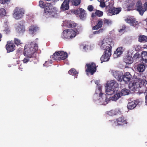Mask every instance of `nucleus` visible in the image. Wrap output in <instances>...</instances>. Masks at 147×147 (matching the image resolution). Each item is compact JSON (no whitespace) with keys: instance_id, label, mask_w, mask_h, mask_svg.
<instances>
[{"instance_id":"nucleus-1","label":"nucleus","mask_w":147,"mask_h":147,"mask_svg":"<svg viewBox=\"0 0 147 147\" xmlns=\"http://www.w3.org/2000/svg\"><path fill=\"white\" fill-rule=\"evenodd\" d=\"M38 49L37 44L32 42L29 44L26 45L24 48L23 52L24 55L26 57L23 61L24 63L29 61H32L36 57V53Z\"/></svg>"},{"instance_id":"nucleus-2","label":"nucleus","mask_w":147,"mask_h":147,"mask_svg":"<svg viewBox=\"0 0 147 147\" xmlns=\"http://www.w3.org/2000/svg\"><path fill=\"white\" fill-rule=\"evenodd\" d=\"M147 84V81L145 79H141L137 76H133L132 78V82L129 83L128 87L131 90L135 91L137 88L144 86Z\"/></svg>"},{"instance_id":"nucleus-3","label":"nucleus","mask_w":147,"mask_h":147,"mask_svg":"<svg viewBox=\"0 0 147 147\" xmlns=\"http://www.w3.org/2000/svg\"><path fill=\"white\" fill-rule=\"evenodd\" d=\"M99 45L101 49L109 52H111L112 47L114 45L112 39L109 38H104L99 42Z\"/></svg>"},{"instance_id":"nucleus-4","label":"nucleus","mask_w":147,"mask_h":147,"mask_svg":"<svg viewBox=\"0 0 147 147\" xmlns=\"http://www.w3.org/2000/svg\"><path fill=\"white\" fill-rule=\"evenodd\" d=\"M106 88V93L108 95H112L118 90L119 84L114 80H111L107 82Z\"/></svg>"},{"instance_id":"nucleus-5","label":"nucleus","mask_w":147,"mask_h":147,"mask_svg":"<svg viewBox=\"0 0 147 147\" xmlns=\"http://www.w3.org/2000/svg\"><path fill=\"white\" fill-rule=\"evenodd\" d=\"M76 31L71 29H65L62 33V37L64 38L71 39L76 36L78 32H79L77 30Z\"/></svg>"},{"instance_id":"nucleus-6","label":"nucleus","mask_w":147,"mask_h":147,"mask_svg":"<svg viewBox=\"0 0 147 147\" xmlns=\"http://www.w3.org/2000/svg\"><path fill=\"white\" fill-rule=\"evenodd\" d=\"M96 64L94 62L86 63L85 65V68H86L85 71L87 74L93 75L96 72Z\"/></svg>"},{"instance_id":"nucleus-7","label":"nucleus","mask_w":147,"mask_h":147,"mask_svg":"<svg viewBox=\"0 0 147 147\" xmlns=\"http://www.w3.org/2000/svg\"><path fill=\"white\" fill-rule=\"evenodd\" d=\"M24 14V11L23 9L16 7L14 10L13 15L15 19L18 20L22 18Z\"/></svg>"},{"instance_id":"nucleus-8","label":"nucleus","mask_w":147,"mask_h":147,"mask_svg":"<svg viewBox=\"0 0 147 147\" xmlns=\"http://www.w3.org/2000/svg\"><path fill=\"white\" fill-rule=\"evenodd\" d=\"M107 8L108 12L112 15L119 13L121 11V7L115 8L113 7L112 5L111 7L109 5H108Z\"/></svg>"},{"instance_id":"nucleus-9","label":"nucleus","mask_w":147,"mask_h":147,"mask_svg":"<svg viewBox=\"0 0 147 147\" xmlns=\"http://www.w3.org/2000/svg\"><path fill=\"white\" fill-rule=\"evenodd\" d=\"M136 10L138 12L140 15L142 16L146 11V9L143 7L142 4L140 1H138L136 6Z\"/></svg>"},{"instance_id":"nucleus-10","label":"nucleus","mask_w":147,"mask_h":147,"mask_svg":"<svg viewBox=\"0 0 147 147\" xmlns=\"http://www.w3.org/2000/svg\"><path fill=\"white\" fill-rule=\"evenodd\" d=\"M15 46L14 44L11 41H9L7 42V44L5 46V48L8 53L14 51L15 50Z\"/></svg>"},{"instance_id":"nucleus-11","label":"nucleus","mask_w":147,"mask_h":147,"mask_svg":"<svg viewBox=\"0 0 147 147\" xmlns=\"http://www.w3.org/2000/svg\"><path fill=\"white\" fill-rule=\"evenodd\" d=\"M75 12L79 16L80 19L84 20L86 18V13L85 11L82 8H80L75 11Z\"/></svg>"},{"instance_id":"nucleus-12","label":"nucleus","mask_w":147,"mask_h":147,"mask_svg":"<svg viewBox=\"0 0 147 147\" xmlns=\"http://www.w3.org/2000/svg\"><path fill=\"white\" fill-rule=\"evenodd\" d=\"M122 72L118 71H112V75L119 82L122 81V78L123 76Z\"/></svg>"},{"instance_id":"nucleus-13","label":"nucleus","mask_w":147,"mask_h":147,"mask_svg":"<svg viewBox=\"0 0 147 147\" xmlns=\"http://www.w3.org/2000/svg\"><path fill=\"white\" fill-rule=\"evenodd\" d=\"M125 21L127 23L130 24L131 26L135 27L136 28H138L139 26L138 22L135 19H128L127 18L125 20Z\"/></svg>"},{"instance_id":"nucleus-14","label":"nucleus","mask_w":147,"mask_h":147,"mask_svg":"<svg viewBox=\"0 0 147 147\" xmlns=\"http://www.w3.org/2000/svg\"><path fill=\"white\" fill-rule=\"evenodd\" d=\"M111 55V52H107L105 51L103 55L101 57L100 59L101 61V63H102L103 62H106L109 61L110 57Z\"/></svg>"},{"instance_id":"nucleus-15","label":"nucleus","mask_w":147,"mask_h":147,"mask_svg":"<svg viewBox=\"0 0 147 147\" xmlns=\"http://www.w3.org/2000/svg\"><path fill=\"white\" fill-rule=\"evenodd\" d=\"M132 78L131 75L130 73L127 72L123 74V76L122 78V81H123L125 83L127 84L130 81Z\"/></svg>"},{"instance_id":"nucleus-16","label":"nucleus","mask_w":147,"mask_h":147,"mask_svg":"<svg viewBox=\"0 0 147 147\" xmlns=\"http://www.w3.org/2000/svg\"><path fill=\"white\" fill-rule=\"evenodd\" d=\"M116 122L117 125H123L127 123V119L123 116L117 119Z\"/></svg>"},{"instance_id":"nucleus-17","label":"nucleus","mask_w":147,"mask_h":147,"mask_svg":"<svg viewBox=\"0 0 147 147\" xmlns=\"http://www.w3.org/2000/svg\"><path fill=\"white\" fill-rule=\"evenodd\" d=\"M71 0H65L62 4L61 9L63 11L68 10L69 8V2Z\"/></svg>"},{"instance_id":"nucleus-18","label":"nucleus","mask_w":147,"mask_h":147,"mask_svg":"<svg viewBox=\"0 0 147 147\" xmlns=\"http://www.w3.org/2000/svg\"><path fill=\"white\" fill-rule=\"evenodd\" d=\"M123 52V48L122 47H118L116 51H114L113 54L114 58H117L119 57L120 55L122 54Z\"/></svg>"},{"instance_id":"nucleus-19","label":"nucleus","mask_w":147,"mask_h":147,"mask_svg":"<svg viewBox=\"0 0 147 147\" xmlns=\"http://www.w3.org/2000/svg\"><path fill=\"white\" fill-rule=\"evenodd\" d=\"M142 61L141 62L147 66V52L144 51H142Z\"/></svg>"},{"instance_id":"nucleus-20","label":"nucleus","mask_w":147,"mask_h":147,"mask_svg":"<svg viewBox=\"0 0 147 147\" xmlns=\"http://www.w3.org/2000/svg\"><path fill=\"white\" fill-rule=\"evenodd\" d=\"M145 65L143 63H141L138 65L136 66V70L139 72H143L145 69Z\"/></svg>"},{"instance_id":"nucleus-21","label":"nucleus","mask_w":147,"mask_h":147,"mask_svg":"<svg viewBox=\"0 0 147 147\" xmlns=\"http://www.w3.org/2000/svg\"><path fill=\"white\" fill-rule=\"evenodd\" d=\"M103 22L101 19L98 20L96 24L92 27V29L94 30H98L101 28L102 26Z\"/></svg>"},{"instance_id":"nucleus-22","label":"nucleus","mask_w":147,"mask_h":147,"mask_svg":"<svg viewBox=\"0 0 147 147\" xmlns=\"http://www.w3.org/2000/svg\"><path fill=\"white\" fill-rule=\"evenodd\" d=\"M99 90L100 91V93L99 94V96L100 98L99 99L102 100V102L105 101L107 102L108 100H107L106 94L101 92V88H99Z\"/></svg>"},{"instance_id":"nucleus-23","label":"nucleus","mask_w":147,"mask_h":147,"mask_svg":"<svg viewBox=\"0 0 147 147\" xmlns=\"http://www.w3.org/2000/svg\"><path fill=\"white\" fill-rule=\"evenodd\" d=\"M17 32L19 34H23L25 31L24 26L22 24H20L16 28Z\"/></svg>"},{"instance_id":"nucleus-24","label":"nucleus","mask_w":147,"mask_h":147,"mask_svg":"<svg viewBox=\"0 0 147 147\" xmlns=\"http://www.w3.org/2000/svg\"><path fill=\"white\" fill-rule=\"evenodd\" d=\"M123 61L126 64H130L132 63L134 61L132 57L128 56L123 59Z\"/></svg>"},{"instance_id":"nucleus-25","label":"nucleus","mask_w":147,"mask_h":147,"mask_svg":"<svg viewBox=\"0 0 147 147\" xmlns=\"http://www.w3.org/2000/svg\"><path fill=\"white\" fill-rule=\"evenodd\" d=\"M59 58L60 60H64L66 59L68 55L66 52H65L63 51H59Z\"/></svg>"},{"instance_id":"nucleus-26","label":"nucleus","mask_w":147,"mask_h":147,"mask_svg":"<svg viewBox=\"0 0 147 147\" xmlns=\"http://www.w3.org/2000/svg\"><path fill=\"white\" fill-rule=\"evenodd\" d=\"M38 30V27L32 25L30 27L29 31L30 34H33Z\"/></svg>"},{"instance_id":"nucleus-27","label":"nucleus","mask_w":147,"mask_h":147,"mask_svg":"<svg viewBox=\"0 0 147 147\" xmlns=\"http://www.w3.org/2000/svg\"><path fill=\"white\" fill-rule=\"evenodd\" d=\"M44 8H45L44 11L45 13H48L51 12L52 8L51 3L46 4Z\"/></svg>"},{"instance_id":"nucleus-28","label":"nucleus","mask_w":147,"mask_h":147,"mask_svg":"<svg viewBox=\"0 0 147 147\" xmlns=\"http://www.w3.org/2000/svg\"><path fill=\"white\" fill-rule=\"evenodd\" d=\"M137 104L134 101L129 102L127 105V108L129 109H134L136 106Z\"/></svg>"},{"instance_id":"nucleus-29","label":"nucleus","mask_w":147,"mask_h":147,"mask_svg":"<svg viewBox=\"0 0 147 147\" xmlns=\"http://www.w3.org/2000/svg\"><path fill=\"white\" fill-rule=\"evenodd\" d=\"M121 96L120 93L118 92L114 94L113 96L111 97L110 98L111 100H112L116 101L121 97Z\"/></svg>"},{"instance_id":"nucleus-30","label":"nucleus","mask_w":147,"mask_h":147,"mask_svg":"<svg viewBox=\"0 0 147 147\" xmlns=\"http://www.w3.org/2000/svg\"><path fill=\"white\" fill-rule=\"evenodd\" d=\"M59 51H56L51 56V57L54 60H60V58H59Z\"/></svg>"},{"instance_id":"nucleus-31","label":"nucleus","mask_w":147,"mask_h":147,"mask_svg":"<svg viewBox=\"0 0 147 147\" xmlns=\"http://www.w3.org/2000/svg\"><path fill=\"white\" fill-rule=\"evenodd\" d=\"M68 73L70 75L75 76H77L78 74V73L75 69L71 68L68 71Z\"/></svg>"},{"instance_id":"nucleus-32","label":"nucleus","mask_w":147,"mask_h":147,"mask_svg":"<svg viewBox=\"0 0 147 147\" xmlns=\"http://www.w3.org/2000/svg\"><path fill=\"white\" fill-rule=\"evenodd\" d=\"M138 41L140 42H147V36L141 35L138 38Z\"/></svg>"},{"instance_id":"nucleus-33","label":"nucleus","mask_w":147,"mask_h":147,"mask_svg":"<svg viewBox=\"0 0 147 147\" xmlns=\"http://www.w3.org/2000/svg\"><path fill=\"white\" fill-rule=\"evenodd\" d=\"M140 57V55L139 53H136L135 54L133 57H132L133 60H134L136 61H139Z\"/></svg>"},{"instance_id":"nucleus-34","label":"nucleus","mask_w":147,"mask_h":147,"mask_svg":"<svg viewBox=\"0 0 147 147\" xmlns=\"http://www.w3.org/2000/svg\"><path fill=\"white\" fill-rule=\"evenodd\" d=\"M129 90L124 88L121 90L120 94L121 96L127 95L129 94Z\"/></svg>"},{"instance_id":"nucleus-35","label":"nucleus","mask_w":147,"mask_h":147,"mask_svg":"<svg viewBox=\"0 0 147 147\" xmlns=\"http://www.w3.org/2000/svg\"><path fill=\"white\" fill-rule=\"evenodd\" d=\"M117 113L118 112L115 110H111L110 111H107V113L109 115L112 116L116 115Z\"/></svg>"},{"instance_id":"nucleus-36","label":"nucleus","mask_w":147,"mask_h":147,"mask_svg":"<svg viewBox=\"0 0 147 147\" xmlns=\"http://www.w3.org/2000/svg\"><path fill=\"white\" fill-rule=\"evenodd\" d=\"M81 0H71V2L73 5L78 6L80 3Z\"/></svg>"},{"instance_id":"nucleus-37","label":"nucleus","mask_w":147,"mask_h":147,"mask_svg":"<svg viewBox=\"0 0 147 147\" xmlns=\"http://www.w3.org/2000/svg\"><path fill=\"white\" fill-rule=\"evenodd\" d=\"M10 27L8 26H6L3 30V32L6 34H9L10 32Z\"/></svg>"},{"instance_id":"nucleus-38","label":"nucleus","mask_w":147,"mask_h":147,"mask_svg":"<svg viewBox=\"0 0 147 147\" xmlns=\"http://www.w3.org/2000/svg\"><path fill=\"white\" fill-rule=\"evenodd\" d=\"M95 12L96 16L98 17H101L103 15V12L99 10L96 9Z\"/></svg>"},{"instance_id":"nucleus-39","label":"nucleus","mask_w":147,"mask_h":147,"mask_svg":"<svg viewBox=\"0 0 147 147\" xmlns=\"http://www.w3.org/2000/svg\"><path fill=\"white\" fill-rule=\"evenodd\" d=\"M6 14L5 9L3 8L0 9V18L5 16Z\"/></svg>"},{"instance_id":"nucleus-40","label":"nucleus","mask_w":147,"mask_h":147,"mask_svg":"<svg viewBox=\"0 0 147 147\" xmlns=\"http://www.w3.org/2000/svg\"><path fill=\"white\" fill-rule=\"evenodd\" d=\"M14 42L15 44L17 46H18L21 44L20 40L16 38H14Z\"/></svg>"},{"instance_id":"nucleus-41","label":"nucleus","mask_w":147,"mask_h":147,"mask_svg":"<svg viewBox=\"0 0 147 147\" xmlns=\"http://www.w3.org/2000/svg\"><path fill=\"white\" fill-rule=\"evenodd\" d=\"M134 48L136 51H139L142 50V48L140 45H136L134 46Z\"/></svg>"},{"instance_id":"nucleus-42","label":"nucleus","mask_w":147,"mask_h":147,"mask_svg":"<svg viewBox=\"0 0 147 147\" xmlns=\"http://www.w3.org/2000/svg\"><path fill=\"white\" fill-rule=\"evenodd\" d=\"M111 21L109 20L105 19L104 20L103 22L104 24H106L108 25H109L111 24Z\"/></svg>"},{"instance_id":"nucleus-43","label":"nucleus","mask_w":147,"mask_h":147,"mask_svg":"<svg viewBox=\"0 0 147 147\" xmlns=\"http://www.w3.org/2000/svg\"><path fill=\"white\" fill-rule=\"evenodd\" d=\"M103 31V29H100L98 30L95 31L93 32V34H99L100 33L102 32Z\"/></svg>"},{"instance_id":"nucleus-44","label":"nucleus","mask_w":147,"mask_h":147,"mask_svg":"<svg viewBox=\"0 0 147 147\" xmlns=\"http://www.w3.org/2000/svg\"><path fill=\"white\" fill-rule=\"evenodd\" d=\"M39 5L42 8H44L45 6L44 2L41 1H39Z\"/></svg>"},{"instance_id":"nucleus-45","label":"nucleus","mask_w":147,"mask_h":147,"mask_svg":"<svg viewBox=\"0 0 147 147\" xmlns=\"http://www.w3.org/2000/svg\"><path fill=\"white\" fill-rule=\"evenodd\" d=\"M88 10L90 11H92L94 9V7L92 5H88L87 8Z\"/></svg>"},{"instance_id":"nucleus-46","label":"nucleus","mask_w":147,"mask_h":147,"mask_svg":"<svg viewBox=\"0 0 147 147\" xmlns=\"http://www.w3.org/2000/svg\"><path fill=\"white\" fill-rule=\"evenodd\" d=\"M71 21H67L65 23V26H66L68 28H70V27H71L70 26V25H71Z\"/></svg>"},{"instance_id":"nucleus-47","label":"nucleus","mask_w":147,"mask_h":147,"mask_svg":"<svg viewBox=\"0 0 147 147\" xmlns=\"http://www.w3.org/2000/svg\"><path fill=\"white\" fill-rule=\"evenodd\" d=\"M71 25H70V26L71 27H70V28H74L76 27L77 24L75 23L74 22H71Z\"/></svg>"},{"instance_id":"nucleus-48","label":"nucleus","mask_w":147,"mask_h":147,"mask_svg":"<svg viewBox=\"0 0 147 147\" xmlns=\"http://www.w3.org/2000/svg\"><path fill=\"white\" fill-rule=\"evenodd\" d=\"M100 6L102 7L103 8L105 6V3L102 1V0L100 1Z\"/></svg>"},{"instance_id":"nucleus-49","label":"nucleus","mask_w":147,"mask_h":147,"mask_svg":"<svg viewBox=\"0 0 147 147\" xmlns=\"http://www.w3.org/2000/svg\"><path fill=\"white\" fill-rule=\"evenodd\" d=\"M52 63V61H47L45 62V63L43 65L44 66H45L46 67H48V66L47 65L48 64H49V63Z\"/></svg>"},{"instance_id":"nucleus-50","label":"nucleus","mask_w":147,"mask_h":147,"mask_svg":"<svg viewBox=\"0 0 147 147\" xmlns=\"http://www.w3.org/2000/svg\"><path fill=\"white\" fill-rule=\"evenodd\" d=\"M9 0H0V3L2 4H5L7 2H8Z\"/></svg>"},{"instance_id":"nucleus-51","label":"nucleus","mask_w":147,"mask_h":147,"mask_svg":"<svg viewBox=\"0 0 147 147\" xmlns=\"http://www.w3.org/2000/svg\"><path fill=\"white\" fill-rule=\"evenodd\" d=\"M125 28V26H124L122 27V28L120 29L119 30V32H122L123 31H124Z\"/></svg>"},{"instance_id":"nucleus-52","label":"nucleus","mask_w":147,"mask_h":147,"mask_svg":"<svg viewBox=\"0 0 147 147\" xmlns=\"http://www.w3.org/2000/svg\"><path fill=\"white\" fill-rule=\"evenodd\" d=\"M82 48L83 49L86 50L87 49H88L87 47H88V46L87 45H85V46L82 45Z\"/></svg>"},{"instance_id":"nucleus-53","label":"nucleus","mask_w":147,"mask_h":147,"mask_svg":"<svg viewBox=\"0 0 147 147\" xmlns=\"http://www.w3.org/2000/svg\"><path fill=\"white\" fill-rule=\"evenodd\" d=\"M144 7L145 9H146V10H147V2H146L144 5Z\"/></svg>"},{"instance_id":"nucleus-54","label":"nucleus","mask_w":147,"mask_h":147,"mask_svg":"<svg viewBox=\"0 0 147 147\" xmlns=\"http://www.w3.org/2000/svg\"><path fill=\"white\" fill-rule=\"evenodd\" d=\"M96 16V14H95V13H92L91 14V17L92 18H94Z\"/></svg>"},{"instance_id":"nucleus-55","label":"nucleus","mask_w":147,"mask_h":147,"mask_svg":"<svg viewBox=\"0 0 147 147\" xmlns=\"http://www.w3.org/2000/svg\"><path fill=\"white\" fill-rule=\"evenodd\" d=\"M146 95L145 96V99H146V101L145 102L146 103V104L147 105V90H146Z\"/></svg>"},{"instance_id":"nucleus-56","label":"nucleus","mask_w":147,"mask_h":147,"mask_svg":"<svg viewBox=\"0 0 147 147\" xmlns=\"http://www.w3.org/2000/svg\"><path fill=\"white\" fill-rule=\"evenodd\" d=\"M2 37V35L1 33H0V41H1V38Z\"/></svg>"},{"instance_id":"nucleus-57","label":"nucleus","mask_w":147,"mask_h":147,"mask_svg":"<svg viewBox=\"0 0 147 147\" xmlns=\"http://www.w3.org/2000/svg\"><path fill=\"white\" fill-rule=\"evenodd\" d=\"M140 77L141 76L143 75V74L142 73L140 74Z\"/></svg>"},{"instance_id":"nucleus-58","label":"nucleus","mask_w":147,"mask_h":147,"mask_svg":"<svg viewBox=\"0 0 147 147\" xmlns=\"http://www.w3.org/2000/svg\"><path fill=\"white\" fill-rule=\"evenodd\" d=\"M98 1H99V2H100V1H102V0H97Z\"/></svg>"}]
</instances>
